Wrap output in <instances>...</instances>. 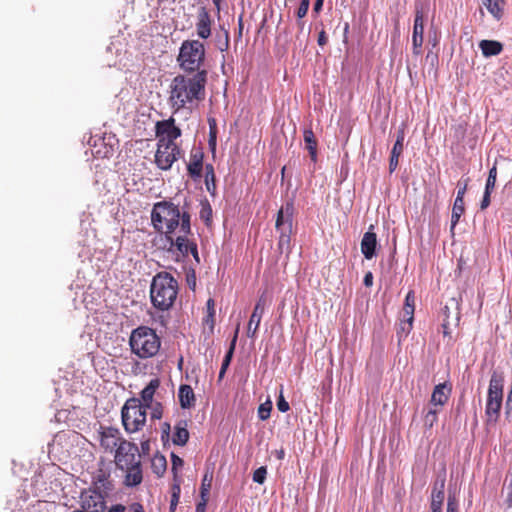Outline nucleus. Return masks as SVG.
Wrapping results in <instances>:
<instances>
[{
  "label": "nucleus",
  "mask_w": 512,
  "mask_h": 512,
  "mask_svg": "<svg viewBox=\"0 0 512 512\" xmlns=\"http://www.w3.org/2000/svg\"><path fill=\"white\" fill-rule=\"evenodd\" d=\"M479 48L483 56L488 58L499 55L503 50V45L496 40H481L479 42Z\"/></svg>",
  "instance_id": "a878e982"
},
{
  "label": "nucleus",
  "mask_w": 512,
  "mask_h": 512,
  "mask_svg": "<svg viewBox=\"0 0 512 512\" xmlns=\"http://www.w3.org/2000/svg\"><path fill=\"white\" fill-rule=\"evenodd\" d=\"M188 423L186 420H180L174 426L172 442L174 445L185 446L189 440Z\"/></svg>",
  "instance_id": "b1692460"
},
{
  "label": "nucleus",
  "mask_w": 512,
  "mask_h": 512,
  "mask_svg": "<svg viewBox=\"0 0 512 512\" xmlns=\"http://www.w3.org/2000/svg\"><path fill=\"white\" fill-rule=\"evenodd\" d=\"M128 512H145V510L141 503L133 502L129 505Z\"/></svg>",
  "instance_id": "13d9d810"
},
{
  "label": "nucleus",
  "mask_w": 512,
  "mask_h": 512,
  "mask_svg": "<svg viewBox=\"0 0 512 512\" xmlns=\"http://www.w3.org/2000/svg\"><path fill=\"white\" fill-rule=\"evenodd\" d=\"M415 311V294L414 291L410 290L405 297L403 307V317H409V320H414Z\"/></svg>",
  "instance_id": "473e14b6"
},
{
  "label": "nucleus",
  "mask_w": 512,
  "mask_h": 512,
  "mask_svg": "<svg viewBox=\"0 0 512 512\" xmlns=\"http://www.w3.org/2000/svg\"><path fill=\"white\" fill-rule=\"evenodd\" d=\"M208 498H201V500L196 504V512H206Z\"/></svg>",
  "instance_id": "bf43d9fd"
},
{
  "label": "nucleus",
  "mask_w": 512,
  "mask_h": 512,
  "mask_svg": "<svg viewBox=\"0 0 512 512\" xmlns=\"http://www.w3.org/2000/svg\"><path fill=\"white\" fill-rule=\"evenodd\" d=\"M140 457L138 446L133 442L122 439L115 450L114 462L118 470H123L133 466L134 463H141Z\"/></svg>",
  "instance_id": "1a4fd4ad"
},
{
  "label": "nucleus",
  "mask_w": 512,
  "mask_h": 512,
  "mask_svg": "<svg viewBox=\"0 0 512 512\" xmlns=\"http://www.w3.org/2000/svg\"><path fill=\"white\" fill-rule=\"evenodd\" d=\"M186 206V201L182 209L171 201L155 203L151 211L154 228L165 236L173 234L178 227L179 233H191V215Z\"/></svg>",
  "instance_id": "f03ea898"
},
{
  "label": "nucleus",
  "mask_w": 512,
  "mask_h": 512,
  "mask_svg": "<svg viewBox=\"0 0 512 512\" xmlns=\"http://www.w3.org/2000/svg\"><path fill=\"white\" fill-rule=\"evenodd\" d=\"M271 410L272 402L270 400H267L266 402L260 404L258 407L259 419L262 421L267 420L270 417Z\"/></svg>",
  "instance_id": "79ce46f5"
},
{
  "label": "nucleus",
  "mask_w": 512,
  "mask_h": 512,
  "mask_svg": "<svg viewBox=\"0 0 512 512\" xmlns=\"http://www.w3.org/2000/svg\"><path fill=\"white\" fill-rule=\"evenodd\" d=\"M363 284L366 286V287H370L373 285V274L372 272H367L365 275H364V278H363Z\"/></svg>",
  "instance_id": "e2e57ef3"
},
{
  "label": "nucleus",
  "mask_w": 512,
  "mask_h": 512,
  "mask_svg": "<svg viewBox=\"0 0 512 512\" xmlns=\"http://www.w3.org/2000/svg\"><path fill=\"white\" fill-rule=\"evenodd\" d=\"M207 307V315L204 318V322L210 325L212 328L214 326V317H215V303L214 300L209 298L206 303Z\"/></svg>",
  "instance_id": "ea45409f"
},
{
  "label": "nucleus",
  "mask_w": 512,
  "mask_h": 512,
  "mask_svg": "<svg viewBox=\"0 0 512 512\" xmlns=\"http://www.w3.org/2000/svg\"><path fill=\"white\" fill-rule=\"evenodd\" d=\"M264 308L265 301L262 298H260L253 309L252 315L248 323L247 336L249 338H255L256 332L259 328L264 313Z\"/></svg>",
  "instance_id": "412c9836"
},
{
  "label": "nucleus",
  "mask_w": 512,
  "mask_h": 512,
  "mask_svg": "<svg viewBox=\"0 0 512 512\" xmlns=\"http://www.w3.org/2000/svg\"><path fill=\"white\" fill-rule=\"evenodd\" d=\"M187 283H188V286L189 288L191 289H195V286H196V277H195V272L192 271L191 275H187Z\"/></svg>",
  "instance_id": "0e129e2a"
},
{
  "label": "nucleus",
  "mask_w": 512,
  "mask_h": 512,
  "mask_svg": "<svg viewBox=\"0 0 512 512\" xmlns=\"http://www.w3.org/2000/svg\"><path fill=\"white\" fill-rule=\"evenodd\" d=\"M294 215V203L293 200H289L282 206L278 213L275 223V228L277 232L283 231L285 228L292 229Z\"/></svg>",
  "instance_id": "2eb2a0df"
},
{
  "label": "nucleus",
  "mask_w": 512,
  "mask_h": 512,
  "mask_svg": "<svg viewBox=\"0 0 512 512\" xmlns=\"http://www.w3.org/2000/svg\"><path fill=\"white\" fill-rule=\"evenodd\" d=\"M129 345L133 354L141 359H147L157 355L161 347V339L154 329L139 326L132 330Z\"/></svg>",
  "instance_id": "20e7f679"
},
{
  "label": "nucleus",
  "mask_w": 512,
  "mask_h": 512,
  "mask_svg": "<svg viewBox=\"0 0 512 512\" xmlns=\"http://www.w3.org/2000/svg\"><path fill=\"white\" fill-rule=\"evenodd\" d=\"M209 124H210V132H209V140H208V144H209V147L212 149V150H215L216 148V130H215V120L212 119L209 121Z\"/></svg>",
  "instance_id": "de8ad7c7"
},
{
  "label": "nucleus",
  "mask_w": 512,
  "mask_h": 512,
  "mask_svg": "<svg viewBox=\"0 0 512 512\" xmlns=\"http://www.w3.org/2000/svg\"><path fill=\"white\" fill-rule=\"evenodd\" d=\"M158 144L167 146H178L175 140L181 136V129L175 125V119L170 117L166 120L158 121L155 125Z\"/></svg>",
  "instance_id": "9d476101"
},
{
  "label": "nucleus",
  "mask_w": 512,
  "mask_h": 512,
  "mask_svg": "<svg viewBox=\"0 0 512 512\" xmlns=\"http://www.w3.org/2000/svg\"><path fill=\"white\" fill-rule=\"evenodd\" d=\"M160 381L157 378L151 379L150 382L144 387L141 391V402L142 405L151 404L156 393V390L159 388Z\"/></svg>",
  "instance_id": "bb28decb"
},
{
  "label": "nucleus",
  "mask_w": 512,
  "mask_h": 512,
  "mask_svg": "<svg viewBox=\"0 0 512 512\" xmlns=\"http://www.w3.org/2000/svg\"><path fill=\"white\" fill-rule=\"evenodd\" d=\"M458 511H459V503L456 498V495H455V493H452L451 491H449L446 512H458Z\"/></svg>",
  "instance_id": "49530a36"
},
{
  "label": "nucleus",
  "mask_w": 512,
  "mask_h": 512,
  "mask_svg": "<svg viewBox=\"0 0 512 512\" xmlns=\"http://www.w3.org/2000/svg\"><path fill=\"white\" fill-rule=\"evenodd\" d=\"M466 190H467V181H465V183L463 184V186H460V182L458 183V191H457V196H456V199L455 200H458L459 202L460 201H464V195L466 193Z\"/></svg>",
  "instance_id": "6e6d98bb"
},
{
  "label": "nucleus",
  "mask_w": 512,
  "mask_h": 512,
  "mask_svg": "<svg viewBox=\"0 0 512 512\" xmlns=\"http://www.w3.org/2000/svg\"><path fill=\"white\" fill-rule=\"evenodd\" d=\"M309 7H310V0H301L300 5L296 11V16L299 19L304 18L307 15Z\"/></svg>",
  "instance_id": "09e8293b"
},
{
  "label": "nucleus",
  "mask_w": 512,
  "mask_h": 512,
  "mask_svg": "<svg viewBox=\"0 0 512 512\" xmlns=\"http://www.w3.org/2000/svg\"><path fill=\"white\" fill-rule=\"evenodd\" d=\"M496 179H497V167H496V163H495L489 170V174H488V177L486 180L484 190L493 192V190L495 188V184H496Z\"/></svg>",
  "instance_id": "a19ab883"
},
{
  "label": "nucleus",
  "mask_w": 512,
  "mask_h": 512,
  "mask_svg": "<svg viewBox=\"0 0 512 512\" xmlns=\"http://www.w3.org/2000/svg\"><path fill=\"white\" fill-rule=\"evenodd\" d=\"M191 233H180L176 238L169 234L165 236L166 242L168 244V252H171L176 256L178 260L180 257H187L189 254H192L197 263L200 262L197 244L189 241L188 236Z\"/></svg>",
  "instance_id": "6e6552de"
},
{
  "label": "nucleus",
  "mask_w": 512,
  "mask_h": 512,
  "mask_svg": "<svg viewBox=\"0 0 512 512\" xmlns=\"http://www.w3.org/2000/svg\"><path fill=\"white\" fill-rule=\"evenodd\" d=\"M126 506L123 504H114L109 509L108 512H125Z\"/></svg>",
  "instance_id": "69168bd1"
},
{
  "label": "nucleus",
  "mask_w": 512,
  "mask_h": 512,
  "mask_svg": "<svg viewBox=\"0 0 512 512\" xmlns=\"http://www.w3.org/2000/svg\"><path fill=\"white\" fill-rule=\"evenodd\" d=\"M504 374L493 371L488 387L485 413L490 421H497L503 403Z\"/></svg>",
  "instance_id": "0eeeda50"
},
{
  "label": "nucleus",
  "mask_w": 512,
  "mask_h": 512,
  "mask_svg": "<svg viewBox=\"0 0 512 512\" xmlns=\"http://www.w3.org/2000/svg\"><path fill=\"white\" fill-rule=\"evenodd\" d=\"M196 30L197 35L202 39H207L211 35V17L204 6L198 10Z\"/></svg>",
  "instance_id": "a211bd4d"
},
{
  "label": "nucleus",
  "mask_w": 512,
  "mask_h": 512,
  "mask_svg": "<svg viewBox=\"0 0 512 512\" xmlns=\"http://www.w3.org/2000/svg\"><path fill=\"white\" fill-rule=\"evenodd\" d=\"M451 385L447 382L437 384L432 392L430 404L434 406H444L451 395Z\"/></svg>",
  "instance_id": "4be33fe9"
},
{
  "label": "nucleus",
  "mask_w": 512,
  "mask_h": 512,
  "mask_svg": "<svg viewBox=\"0 0 512 512\" xmlns=\"http://www.w3.org/2000/svg\"><path fill=\"white\" fill-rule=\"evenodd\" d=\"M403 152V148L393 145L389 160V172L393 173L399 164V157Z\"/></svg>",
  "instance_id": "e433bc0d"
},
{
  "label": "nucleus",
  "mask_w": 512,
  "mask_h": 512,
  "mask_svg": "<svg viewBox=\"0 0 512 512\" xmlns=\"http://www.w3.org/2000/svg\"><path fill=\"white\" fill-rule=\"evenodd\" d=\"M491 193H492V191L484 190L483 198L480 202L481 210H485L489 207L490 202H491V199H490Z\"/></svg>",
  "instance_id": "864d4df0"
},
{
  "label": "nucleus",
  "mask_w": 512,
  "mask_h": 512,
  "mask_svg": "<svg viewBox=\"0 0 512 512\" xmlns=\"http://www.w3.org/2000/svg\"><path fill=\"white\" fill-rule=\"evenodd\" d=\"M173 484H172V488H171V496L173 497H178L180 498V494H181V479L179 476H177V479H174L173 478Z\"/></svg>",
  "instance_id": "603ef678"
},
{
  "label": "nucleus",
  "mask_w": 512,
  "mask_h": 512,
  "mask_svg": "<svg viewBox=\"0 0 512 512\" xmlns=\"http://www.w3.org/2000/svg\"><path fill=\"white\" fill-rule=\"evenodd\" d=\"M438 420V411L436 409H429L424 416V425L426 428H432Z\"/></svg>",
  "instance_id": "37998d69"
},
{
  "label": "nucleus",
  "mask_w": 512,
  "mask_h": 512,
  "mask_svg": "<svg viewBox=\"0 0 512 512\" xmlns=\"http://www.w3.org/2000/svg\"><path fill=\"white\" fill-rule=\"evenodd\" d=\"M291 232L292 229L285 228L283 231H279L278 250L281 254L289 255L291 251Z\"/></svg>",
  "instance_id": "c85d7f7f"
},
{
  "label": "nucleus",
  "mask_w": 512,
  "mask_h": 512,
  "mask_svg": "<svg viewBox=\"0 0 512 512\" xmlns=\"http://www.w3.org/2000/svg\"><path fill=\"white\" fill-rule=\"evenodd\" d=\"M170 432H171L170 423H168V422L162 423V425H161V440L163 441L164 444L169 441Z\"/></svg>",
  "instance_id": "3c124183"
},
{
  "label": "nucleus",
  "mask_w": 512,
  "mask_h": 512,
  "mask_svg": "<svg viewBox=\"0 0 512 512\" xmlns=\"http://www.w3.org/2000/svg\"><path fill=\"white\" fill-rule=\"evenodd\" d=\"M328 38L326 35V32L324 30H321L318 34L317 43L319 46H325L327 44Z\"/></svg>",
  "instance_id": "052dcab7"
},
{
  "label": "nucleus",
  "mask_w": 512,
  "mask_h": 512,
  "mask_svg": "<svg viewBox=\"0 0 512 512\" xmlns=\"http://www.w3.org/2000/svg\"><path fill=\"white\" fill-rule=\"evenodd\" d=\"M178 294V282L168 272L157 273L150 284V299L153 307L158 310H169Z\"/></svg>",
  "instance_id": "7ed1b4c3"
},
{
  "label": "nucleus",
  "mask_w": 512,
  "mask_h": 512,
  "mask_svg": "<svg viewBox=\"0 0 512 512\" xmlns=\"http://www.w3.org/2000/svg\"><path fill=\"white\" fill-rule=\"evenodd\" d=\"M412 324L413 320H409V317H404V319L401 320L397 328V337L399 342H401L403 338H406L408 334L411 332Z\"/></svg>",
  "instance_id": "72a5a7b5"
},
{
  "label": "nucleus",
  "mask_w": 512,
  "mask_h": 512,
  "mask_svg": "<svg viewBox=\"0 0 512 512\" xmlns=\"http://www.w3.org/2000/svg\"><path fill=\"white\" fill-rule=\"evenodd\" d=\"M208 71L176 75L169 85L168 104L177 113L182 109H191L194 102L205 98Z\"/></svg>",
  "instance_id": "f257e3e1"
},
{
  "label": "nucleus",
  "mask_w": 512,
  "mask_h": 512,
  "mask_svg": "<svg viewBox=\"0 0 512 512\" xmlns=\"http://www.w3.org/2000/svg\"><path fill=\"white\" fill-rule=\"evenodd\" d=\"M212 474L205 473L202 479L201 487H200V497L208 498L209 492L212 486Z\"/></svg>",
  "instance_id": "58836bf2"
},
{
  "label": "nucleus",
  "mask_w": 512,
  "mask_h": 512,
  "mask_svg": "<svg viewBox=\"0 0 512 512\" xmlns=\"http://www.w3.org/2000/svg\"><path fill=\"white\" fill-rule=\"evenodd\" d=\"M171 463H172L171 471L173 473V477H174V479H177V476H179L178 469L184 465V461L182 458H180L178 455H176L175 453L172 452L171 453Z\"/></svg>",
  "instance_id": "c03bdc74"
},
{
  "label": "nucleus",
  "mask_w": 512,
  "mask_h": 512,
  "mask_svg": "<svg viewBox=\"0 0 512 512\" xmlns=\"http://www.w3.org/2000/svg\"><path fill=\"white\" fill-rule=\"evenodd\" d=\"M500 1L501 0H483V5L496 19H500L502 16Z\"/></svg>",
  "instance_id": "c9c22d12"
},
{
  "label": "nucleus",
  "mask_w": 512,
  "mask_h": 512,
  "mask_svg": "<svg viewBox=\"0 0 512 512\" xmlns=\"http://www.w3.org/2000/svg\"><path fill=\"white\" fill-rule=\"evenodd\" d=\"M323 4H324V0H315L314 5H313V12L315 14L320 13V11L323 8Z\"/></svg>",
  "instance_id": "774afa93"
},
{
  "label": "nucleus",
  "mask_w": 512,
  "mask_h": 512,
  "mask_svg": "<svg viewBox=\"0 0 512 512\" xmlns=\"http://www.w3.org/2000/svg\"><path fill=\"white\" fill-rule=\"evenodd\" d=\"M152 472L158 477H162L167 469V460L161 454H155L151 460Z\"/></svg>",
  "instance_id": "7c9ffc66"
},
{
  "label": "nucleus",
  "mask_w": 512,
  "mask_h": 512,
  "mask_svg": "<svg viewBox=\"0 0 512 512\" xmlns=\"http://www.w3.org/2000/svg\"><path fill=\"white\" fill-rule=\"evenodd\" d=\"M373 229L374 226L370 225L361 240V252L367 260H370L377 255L378 240Z\"/></svg>",
  "instance_id": "dca6fc26"
},
{
  "label": "nucleus",
  "mask_w": 512,
  "mask_h": 512,
  "mask_svg": "<svg viewBox=\"0 0 512 512\" xmlns=\"http://www.w3.org/2000/svg\"><path fill=\"white\" fill-rule=\"evenodd\" d=\"M182 156V150L179 146H167L166 144H158L155 152V164L163 171L171 169L174 162Z\"/></svg>",
  "instance_id": "9b49d317"
},
{
  "label": "nucleus",
  "mask_w": 512,
  "mask_h": 512,
  "mask_svg": "<svg viewBox=\"0 0 512 512\" xmlns=\"http://www.w3.org/2000/svg\"><path fill=\"white\" fill-rule=\"evenodd\" d=\"M178 397L182 409H190L195 402V394L192 387L188 384H182L179 387Z\"/></svg>",
  "instance_id": "393cba45"
},
{
  "label": "nucleus",
  "mask_w": 512,
  "mask_h": 512,
  "mask_svg": "<svg viewBox=\"0 0 512 512\" xmlns=\"http://www.w3.org/2000/svg\"><path fill=\"white\" fill-rule=\"evenodd\" d=\"M125 472L123 484L128 488L140 485L143 481L142 464L134 463L133 466L122 470Z\"/></svg>",
  "instance_id": "aec40b11"
},
{
  "label": "nucleus",
  "mask_w": 512,
  "mask_h": 512,
  "mask_svg": "<svg viewBox=\"0 0 512 512\" xmlns=\"http://www.w3.org/2000/svg\"><path fill=\"white\" fill-rule=\"evenodd\" d=\"M404 139H405L404 129H399L397 131L396 141H395L394 145L403 148Z\"/></svg>",
  "instance_id": "4d7b16f0"
},
{
  "label": "nucleus",
  "mask_w": 512,
  "mask_h": 512,
  "mask_svg": "<svg viewBox=\"0 0 512 512\" xmlns=\"http://www.w3.org/2000/svg\"><path fill=\"white\" fill-rule=\"evenodd\" d=\"M464 201H454V205L452 208V214H451V228L453 229L457 223L459 222L462 214L464 213Z\"/></svg>",
  "instance_id": "f704fd0d"
},
{
  "label": "nucleus",
  "mask_w": 512,
  "mask_h": 512,
  "mask_svg": "<svg viewBox=\"0 0 512 512\" xmlns=\"http://www.w3.org/2000/svg\"><path fill=\"white\" fill-rule=\"evenodd\" d=\"M238 331H239V328L236 329L235 331V335L230 343V347L229 349L227 350L225 356H224V359L222 361V365H221V368H220V371H219V375H218V378L219 380H221L225 373H226V370L228 369L230 363H231V360L233 358V354H234V350H235V346H236V341H237V336H238Z\"/></svg>",
  "instance_id": "cd10ccee"
},
{
  "label": "nucleus",
  "mask_w": 512,
  "mask_h": 512,
  "mask_svg": "<svg viewBox=\"0 0 512 512\" xmlns=\"http://www.w3.org/2000/svg\"><path fill=\"white\" fill-rule=\"evenodd\" d=\"M205 61V47L199 40H185L182 42L177 62L181 70L187 74H195L206 70L201 68Z\"/></svg>",
  "instance_id": "39448f33"
},
{
  "label": "nucleus",
  "mask_w": 512,
  "mask_h": 512,
  "mask_svg": "<svg viewBox=\"0 0 512 512\" xmlns=\"http://www.w3.org/2000/svg\"><path fill=\"white\" fill-rule=\"evenodd\" d=\"M445 474L438 475L431 492V512H442V505L445 498Z\"/></svg>",
  "instance_id": "f8f14e48"
},
{
  "label": "nucleus",
  "mask_w": 512,
  "mask_h": 512,
  "mask_svg": "<svg viewBox=\"0 0 512 512\" xmlns=\"http://www.w3.org/2000/svg\"><path fill=\"white\" fill-rule=\"evenodd\" d=\"M150 452V441L149 439L141 441V453L143 455H148Z\"/></svg>",
  "instance_id": "680f3d73"
},
{
  "label": "nucleus",
  "mask_w": 512,
  "mask_h": 512,
  "mask_svg": "<svg viewBox=\"0 0 512 512\" xmlns=\"http://www.w3.org/2000/svg\"><path fill=\"white\" fill-rule=\"evenodd\" d=\"M424 35V16L421 10H417L414 18L413 34H412V50L413 54L418 56L421 54Z\"/></svg>",
  "instance_id": "ddd939ff"
},
{
  "label": "nucleus",
  "mask_w": 512,
  "mask_h": 512,
  "mask_svg": "<svg viewBox=\"0 0 512 512\" xmlns=\"http://www.w3.org/2000/svg\"><path fill=\"white\" fill-rule=\"evenodd\" d=\"M277 408L280 412H287L290 409L289 403L281 395L277 400Z\"/></svg>",
  "instance_id": "5fc2aeb1"
},
{
  "label": "nucleus",
  "mask_w": 512,
  "mask_h": 512,
  "mask_svg": "<svg viewBox=\"0 0 512 512\" xmlns=\"http://www.w3.org/2000/svg\"><path fill=\"white\" fill-rule=\"evenodd\" d=\"M147 412L138 398H129L121 409L122 424L127 433H135L146 423Z\"/></svg>",
  "instance_id": "423d86ee"
},
{
  "label": "nucleus",
  "mask_w": 512,
  "mask_h": 512,
  "mask_svg": "<svg viewBox=\"0 0 512 512\" xmlns=\"http://www.w3.org/2000/svg\"><path fill=\"white\" fill-rule=\"evenodd\" d=\"M504 503L506 504L507 508L512 507V488L508 489L506 488V498Z\"/></svg>",
  "instance_id": "338daca9"
},
{
  "label": "nucleus",
  "mask_w": 512,
  "mask_h": 512,
  "mask_svg": "<svg viewBox=\"0 0 512 512\" xmlns=\"http://www.w3.org/2000/svg\"><path fill=\"white\" fill-rule=\"evenodd\" d=\"M304 142L306 144V149L309 152L310 158L313 162L317 161V141L315 139V135L311 129H306L304 131Z\"/></svg>",
  "instance_id": "c756f323"
},
{
  "label": "nucleus",
  "mask_w": 512,
  "mask_h": 512,
  "mask_svg": "<svg viewBox=\"0 0 512 512\" xmlns=\"http://www.w3.org/2000/svg\"><path fill=\"white\" fill-rule=\"evenodd\" d=\"M106 494L93 490V494L82 501V509L87 512H103Z\"/></svg>",
  "instance_id": "6ab92c4d"
},
{
  "label": "nucleus",
  "mask_w": 512,
  "mask_h": 512,
  "mask_svg": "<svg viewBox=\"0 0 512 512\" xmlns=\"http://www.w3.org/2000/svg\"><path fill=\"white\" fill-rule=\"evenodd\" d=\"M121 440L120 431L117 428L106 427L101 432L100 444L106 451L116 450Z\"/></svg>",
  "instance_id": "f3484780"
},
{
  "label": "nucleus",
  "mask_w": 512,
  "mask_h": 512,
  "mask_svg": "<svg viewBox=\"0 0 512 512\" xmlns=\"http://www.w3.org/2000/svg\"><path fill=\"white\" fill-rule=\"evenodd\" d=\"M93 485L94 490L106 495L110 493L114 488V485L110 480V473L103 469H99L93 476Z\"/></svg>",
  "instance_id": "5701e85b"
},
{
  "label": "nucleus",
  "mask_w": 512,
  "mask_h": 512,
  "mask_svg": "<svg viewBox=\"0 0 512 512\" xmlns=\"http://www.w3.org/2000/svg\"><path fill=\"white\" fill-rule=\"evenodd\" d=\"M205 186L206 190L214 196L216 193V177L212 164L205 165Z\"/></svg>",
  "instance_id": "2f4dec72"
},
{
  "label": "nucleus",
  "mask_w": 512,
  "mask_h": 512,
  "mask_svg": "<svg viewBox=\"0 0 512 512\" xmlns=\"http://www.w3.org/2000/svg\"><path fill=\"white\" fill-rule=\"evenodd\" d=\"M145 406V412H147V409L151 410V420H159L163 416V406L161 402L155 401L151 404L144 405Z\"/></svg>",
  "instance_id": "4c0bfd02"
},
{
  "label": "nucleus",
  "mask_w": 512,
  "mask_h": 512,
  "mask_svg": "<svg viewBox=\"0 0 512 512\" xmlns=\"http://www.w3.org/2000/svg\"><path fill=\"white\" fill-rule=\"evenodd\" d=\"M211 216H212V208L208 202H205L204 204H202V208L200 211V218L207 223L208 221H210Z\"/></svg>",
  "instance_id": "8fccbe9b"
},
{
  "label": "nucleus",
  "mask_w": 512,
  "mask_h": 512,
  "mask_svg": "<svg viewBox=\"0 0 512 512\" xmlns=\"http://www.w3.org/2000/svg\"><path fill=\"white\" fill-rule=\"evenodd\" d=\"M203 159H204V153L202 151V148L193 147L190 152L189 163L187 164L188 175L193 180H198L202 177Z\"/></svg>",
  "instance_id": "4468645a"
},
{
  "label": "nucleus",
  "mask_w": 512,
  "mask_h": 512,
  "mask_svg": "<svg viewBox=\"0 0 512 512\" xmlns=\"http://www.w3.org/2000/svg\"><path fill=\"white\" fill-rule=\"evenodd\" d=\"M266 476H267V468H266V466H261L253 472L252 479L255 483L263 484L266 480Z\"/></svg>",
  "instance_id": "a18cd8bd"
}]
</instances>
